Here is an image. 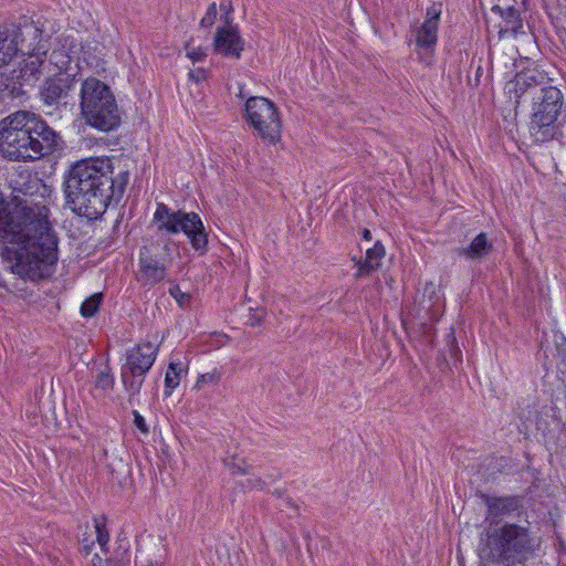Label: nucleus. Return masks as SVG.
<instances>
[{
    "instance_id": "38",
    "label": "nucleus",
    "mask_w": 566,
    "mask_h": 566,
    "mask_svg": "<svg viewBox=\"0 0 566 566\" xmlns=\"http://www.w3.org/2000/svg\"><path fill=\"white\" fill-rule=\"evenodd\" d=\"M57 55H61V54H60V53H56V52H53V53L51 54V59H54V57H56Z\"/></svg>"
},
{
    "instance_id": "27",
    "label": "nucleus",
    "mask_w": 566,
    "mask_h": 566,
    "mask_svg": "<svg viewBox=\"0 0 566 566\" xmlns=\"http://www.w3.org/2000/svg\"><path fill=\"white\" fill-rule=\"evenodd\" d=\"M217 14H218L217 3L212 2L208 7L203 18L201 19L200 25L202 28H211L214 24V22H216Z\"/></svg>"
},
{
    "instance_id": "13",
    "label": "nucleus",
    "mask_w": 566,
    "mask_h": 566,
    "mask_svg": "<svg viewBox=\"0 0 566 566\" xmlns=\"http://www.w3.org/2000/svg\"><path fill=\"white\" fill-rule=\"evenodd\" d=\"M166 275V264L148 254V250L144 248L139 256V280L145 284H155L165 280Z\"/></svg>"
},
{
    "instance_id": "4",
    "label": "nucleus",
    "mask_w": 566,
    "mask_h": 566,
    "mask_svg": "<svg viewBox=\"0 0 566 566\" xmlns=\"http://www.w3.org/2000/svg\"><path fill=\"white\" fill-rule=\"evenodd\" d=\"M537 544L527 527L516 523L490 524L480 548L481 566H516L526 562Z\"/></svg>"
},
{
    "instance_id": "26",
    "label": "nucleus",
    "mask_w": 566,
    "mask_h": 566,
    "mask_svg": "<svg viewBox=\"0 0 566 566\" xmlns=\"http://www.w3.org/2000/svg\"><path fill=\"white\" fill-rule=\"evenodd\" d=\"M221 374L218 369H213L198 377L195 388L202 389L206 385H216L220 381Z\"/></svg>"
},
{
    "instance_id": "37",
    "label": "nucleus",
    "mask_w": 566,
    "mask_h": 566,
    "mask_svg": "<svg viewBox=\"0 0 566 566\" xmlns=\"http://www.w3.org/2000/svg\"><path fill=\"white\" fill-rule=\"evenodd\" d=\"M83 549L85 551V553H86V554H90V552H91V546H90V545L84 544V545H83Z\"/></svg>"
},
{
    "instance_id": "31",
    "label": "nucleus",
    "mask_w": 566,
    "mask_h": 566,
    "mask_svg": "<svg viewBox=\"0 0 566 566\" xmlns=\"http://www.w3.org/2000/svg\"><path fill=\"white\" fill-rule=\"evenodd\" d=\"M133 416H134V424L135 427L143 433V434H148L149 432V429H148V426L146 424V420L145 418L137 411V410H134L133 411Z\"/></svg>"
},
{
    "instance_id": "21",
    "label": "nucleus",
    "mask_w": 566,
    "mask_h": 566,
    "mask_svg": "<svg viewBox=\"0 0 566 566\" xmlns=\"http://www.w3.org/2000/svg\"><path fill=\"white\" fill-rule=\"evenodd\" d=\"M247 479L239 481V486L244 491H263L266 486V482L252 472L250 465V474H245Z\"/></svg>"
},
{
    "instance_id": "9",
    "label": "nucleus",
    "mask_w": 566,
    "mask_h": 566,
    "mask_svg": "<svg viewBox=\"0 0 566 566\" xmlns=\"http://www.w3.org/2000/svg\"><path fill=\"white\" fill-rule=\"evenodd\" d=\"M158 353V345L143 342L127 350L126 365L122 368V381L130 395L139 392L143 377L151 368Z\"/></svg>"
},
{
    "instance_id": "34",
    "label": "nucleus",
    "mask_w": 566,
    "mask_h": 566,
    "mask_svg": "<svg viewBox=\"0 0 566 566\" xmlns=\"http://www.w3.org/2000/svg\"><path fill=\"white\" fill-rule=\"evenodd\" d=\"M189 77L196 82H200L207 78V71L203 69H197L189 72Z\"/></svg>"
},
{
    "instance_id": "39",
    "label": "nucleus",
    "mask_w": 566,
    "mask_h": 566,
    "mask_svg": "<svg viewBox=\"0 0 566 566\" xmlns=\"http://www.w3.org/2000/svg\"><path fill=\"white\" fill-rule=\"evenodd\" d=\"M32 33L35 35L39 33V30L38 29H32Z\"/></svg>"
},
{
    "instance_id": "2",
    "label": "nucleus",
    "mask_w": 566,
    "mask_h": 566,
    "mask_svg": "<svg viewBox=\"0 0 566 566\" xmlns=\"http://www.w3.org/2000/svg\"><path fill=\"white\" fill-rule=\"evenodd\" d=\"M109 158L82 159L73 165L65 181V196L72 210L87 219H97L107 209L115 192L120 197L127 179L115 188Z\"/></svg>"
},
{
    "instance_id": "40",
    "label": "nucleus",
    "mask_w": 566,
    "mask_h": 566,
    "mask_svg": "<svg viewBox=\"0 0 566 566\" xmlns=\"http://www.w3.org/2000/svg\"><path fill=\"white\" fill-rule=\"evenodd\" d=\"M147 566H156L154 563H149Z\"/></svg>"
},
{
    "instance_id": "7",
    "label": "nucleus",
    "mask_w": 566,
    "mask_h": 566,
    "mask_svg": "<svg viewBox=\"0 0 566 566\" xmlns=\"http://www.w3.org/2000/svg\"><path fill=\"white\" fill-rule=\"evenodd\" d=\"M153 224L157 231L167 234L182 232L196 251L205 253L208 245V234L200 217L196 212L172 210L167 205L159 202L153 217Z\"/></svg>"
},
{
    "instance_id": "23",
    "label": "nucleus",
    "mask_w": 566,
    "mask_h": 566,
    "mask_svg": "<svg viewBox=\"0 0 566 566\" xmlns=\"http://www.w3.org/2000/svg\"><path fill=\"white\" fill-rule=\"evenodd\" d=\"M102 301V294H93L86 298L81 306V314L84 317H92L98 311Z\"/></svg>"
},
{
    "instance_id": "30",
    "label": "nucleus",
    "mask_w": 566,
    "mask_h": 566,
    "mask_svg": "<svg viewBox=\"0 0 566 566\" xmlns=\"http://www.w3.org/2000/svg\"><path fill=\"white\" fill-rule=\"evenodd\" d=\"M220 11L222 12L223 24L233 23L231 18V13L233 11L231 0H221Z\"/></svg>"
},
{
    "instance_id": "32",
    "label": "nucleus",
    "mask_w": 566,
    "mask_h": 566,
    "mask_svg": "<svg viewBox=\"0 0 566 566\" xmlns=\"http://www.w3.org/2000/svg\"><path fill=\"white\" fill-rule=\"evenodd\" d=\"M129 562L127 552H124L119 558H108L105 560V566H126Z\"/></svg>"
},
{
    "instance_id": "8",
    "label": "nucleus",
    "mask_w": 566,
    "mask_h": 566,
    "mask_svg": "<svg viewBox=\"0 0 566 566\" xmlns=\"http://www.w3.org/2000/svg\"><path fill=\"white\" fill-rule=\"evenodd\" d=\"M245 117L258 135L271 144L281 137L282 124L275 104L260 96H252L245 102Z\"/></svg>"
},
{
    "instance_id": "6",
    "label": "nucleus",
    "mask_w": 566,
    "mask_h": 566,
    "mask_svg": "<svg viewBox=\"0 0 566 566\" xmlns=\"http://www.w3.org/2000/svg\"><path fill=\"white\" fill-rule=\"evenodd\" d=\"M564 98L555 86H543L533 97L528 132L535 143H546L562 136Z\"/></svg>"
},
{
    "instance_id": "25",
    "label": "nucleus",
    "mask_w": 566,
    "mask_h": 566,
    "mask_svg": "<svg viewBox=\"0 0 566 566\" xmlns=\"http://www.w3.org/2000/svg\"><path fill=\"white\" fill-rule=\"evenodd\" d=\"M223 463L233 475L250 474V465H247V463L243 460H240L235 457L226 458L223 460Z\"/></svg>"
},
{
    "instance_id": "19",
    "label": "nucleus",
    "mask_w": 566,
    "mask_h": 566,
    "mask_svg": "<svg viewBox=\"0 0 566 566\" xmlns=\"http://www.w3.org/2000/svg\"><path fill=\"white\" fill-rule=\"evenodd\" d=\"M385 256V248L384 245L378 241L374 244L373 248L368 249L366 251V256L364 261H357V276H365L369 273L376 271Z\"/></svg>"
},
{
    "instance_id": "5",
    "label": "nucleus",
    "mask_w": 566,
    "mask_h": 566,
    "mask_svg": "<svg viewBox=\"0 0 566 566\" xmlns=\"http://www.w3.org/2000/svg\"><path fill=\"white\" fill-rule=\"evenodd\" d=\"M80 97L81 114L87 125L102 132L119 126L118 106L105 83L95 77L86 78L82 83Z\"/></svg>"
},
{
    "instance_id": "24",
    "label": "nucleus",
    "mask_w": 566,
    "mask_h": 566,
    "mask_svg": "<svg viewBox=\"0 0 566 566\" xmlns=\"http://www.w3.org/2000/svg\"><path fill=\"white\" fill-rule=\"evenodd\" d=\"M114 386V377L111 373V368L105 366L98 371L95 377V387L102 390H108Z\"/></svg>"
},
{
    "instance_id": "22",
    "label": "nucleus",
    "mask_w": 566,
    "mask_h": 566,
    "mask_svg": "<svg viewBox=\"0 0 566 566\" xmlns=\"http://www.w3.org/2000/svg\"><path fill=\"white\" fill-rule=\"evenodd\" d=\"M94 526L96 531V541L98 545L101 546V549L105 552L106 546L109 542V533L106 528V523L104 517H95L94 518Z\"/></svg>"
},
{
    "instance_id": "10",
    "label": "nucleus",
    "mask_w": 566,
    "mask_h": 566,
    "mask_svg": "<svg viewBox=\"0 0 566 566\" xmlns=\"http://www.w3.org/2000/svg\"><path fill=\"white\" fill-rule=\"evenodd\" d=\"M441 13V3H433L427 9L424 21L419 27L413 28L412 32L419 49L427 51L434 49Z\"/></svg>"
},
{
    "instance_id": "12",
    "label": "nucleus",
    "mask_w": 566,
    "mask_h": 566,
    "mask_svg": "<svg viewBox=\"0 0 566 566\" xmlns=\"http://www.w3.org/2000/svg\"><path fill=\"white\" fill-rule=\"evenodd\" d=\"M75 84V76L69 73H59L48 77L41 87V98L46 105H55L69 96Z\"/></svg>"
},
{
    "instance_id": "35",
    "label": "nucleus",
    "mask_w": 566,
    "mask_h": 566,
    "mask_svg": "<svg viewBox=\"0 0 566 566\" xmlns=\"http://www.w3.org/2000/svg\"><path fill=\"white\" fill-rule=\"evenodd\" d=\"M91 566H105V560L101 556L95 554L91 559Z\"/></svg>"
},
{
    "instance_id": "33",
    "label": "nucleus",
    "mask_w": 566,
    "mask_h": 566,
    "mask_svg": "<svg viewBox=\"0 0 566 566\" xmlns=\"http://www.w3.org/2000/svg\"><path fill=\"white\" fill-rule=\"evenodd\" d=\"M263 318H264L263 312L254 311L249 315L248 322H249L250 326H259L263 322Z\"/></svg>"
},
{
    "instance_id": "16",
    "label": "nucleus",
    "mask_w": 566,
    "mask_h": 566,
    "mask_svg": "<svg viewBox=\"0 0 566 566\" xmlns=\"http://www.w3.org/2000/svg\"><path fill=\"white\" fill-rule=\"evenodd\" d=\"M28 54L29 56L20 71V78L24 83H34L40 76V67L44 63L46 50H44V45H41L36 50L28 52Z\"/></svg>"
},
{
    "instance_id": "11",
    "label": "nucleus",
    "mask_w": 566,
    "mask_h": 566,
    "mask_svg": "<svg viewBox=\"0 0 566 566\" xmlns=\"http://www.w3.org/2000/svg\"><path fill=\"white\" fill-rule=\"evenodd\" d=\"M213 48L226 57L239 59L244 49V41L240 36L238 25L228 23L219 27L213 39Z\"/></svg>"
},
{
    "instance_id": "3",
    "label": "nucleus",
    "mask_w": 566,
    "mask_h": 566,
    "mask_svg": "<svg viewBox=\"0 0 566 566\" xmlns=\"http://www.w3.org/2000/svg\"><path fill=\"white\" fill-rule=\"evenodd\" d=\"M60 137L33 113L17 112L0 122V151L13 160H36L54 153Z\"/></svg>"
},
{
    "instance_id": "1",
    "label": "nucleus",
    "mask_w": 566,
    "mask_h": 566,
    "mask_svg": "<svg viewBox=\"0 0 566 566\" xmlns=\"http://www.w3.org/2000/svg\"><path fill=\"white\" fill-rule=\"evenodd\" d=\"M10 186L13 208H0V238L18 245L12 272L36 281L48 275L57 260V240L48 221L49 209L36 200L44 186L29 171L12 176Z\"/></svg>"
},
{
    "instance_id": "36",
    "label": "nucleus",
    "mask_w": 566,
    "mask_h": 566,
    "mask_svg": "<svg viewBox=\"0 0 566 566\" xmlns=\"http://www.w3.org/2000/svg\"><path fill=\"white\" fill-rule=\"evenodd\" d=\"M363 238L367 241L371 240V233L368 229H364L363 231Z\"/></svg>"
},
{
    "instance_id": "20",
    "label": "nucleus",
    "mask_w": 566,
    "mask_h": 566,
    "mask_svg": "<svg viewBox=\"0 0 566 566\" xmlns=\"http://www.w3.org/2000/svg\"><path fill=\"white\" fill-rule=\"evenodd\" d=\"M182 371V366L180 363H170L165 376V387L168 389L166 395L169 396L171 391L179 386L180 382V374Z\"/></svg>"
},
{
    "instance_id": "17",
    "label": "nucleus",
    "mask_w": 566,
    "mask_h": 566,
    "mask_svg": "<svg viewBox=\"0 0 566 566\" xmlns=\"http://www.w3.org/2000/svg\"><path fill=\"white\" fill-rule=\"evenodd\" d=\"M493 245L488 240L486 233H479L468 247H463L457 250L459 256H463L467 260H481L492 252Z\"/></svg>"
},
{
    "instance_id": "29",
    "label": "nucleus",
    "mask_w": 566,
    "mask_h": 566,
    "mask_svg": "<svg viewBox=\"0 0 566 566\" xmlns=\"http://www.w3.org/2000/svg\"><path fill=\"white\" fill-rule=\"evenodd\" d=\"M169 293L181 306L186 305L190 300V295L182 292L178 285L170 287Z\"/></svg>"
},
{
    "instance_id": "14",
    "label": "nucleus",
    "mask_w": 566,
    "mask_h": 566,
    "mask_svg": "<svg viewBox=\"0 0 566 566\" xmlns=\"http://www.w3.org/2000/svg\"><path fill=\"white\" fill-rule=\"evenodd\" d=\"M21 35L19 29L0 28V69L17 56Z\"/></svg>"
},
{
    "instance_id": "15",
    "label": "nucleus",
    "mask_w": 566,
    "mask_h": 566,
    "mask_svg": "<svg viewBox=\"0 0 566 566\" xmlns=\"http://www.w3.org/2000/svg\"><path fill=\"white\" fill-rule=\"evenodd\" d=\"M481 499L488 507L486 518H497L511 514L518 507V500L514 496H490L482 494Z\"/></svg>"
},
{
    "instance_id": "18",
    "label": "nucleus",
    "mask_w": 566,
    "mask_h": 566,
    "mask_svg": "<svg viewBox=\"0 0 566 566\" xmlns=\"http://www.w3.org/2000/svg\"><path fill=\"white\" fill-rule=\"evenodd\" d=\"M537 74L534 71L521 72L515 75V77L507 83V91L510 94H513V97L516 103H518L520 98L530 90L535 88L537 86Z\"/></svg>"
},
{
    "instance_id": "28",
    "label": "nucleus",
    "mask_w": 566,
    "mask_h": 566,
    "mask_svg": "<svg viewBox=\"0 0 566 566\" xmlns=\"http://www.w3.org/2000/svg\"><path fill=\"white\" fill-rule=\"evenodd\" d=\"M187 56L193 61H201L207 56L206 50L201 46H191L189 44L186 45Z\"/></svg>"
}]
</instances>
